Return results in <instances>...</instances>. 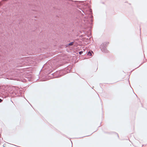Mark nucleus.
<instances>
[{"mask_svg":"<svg viewBox=\"0 0 147 147\" xmlns=\"http://www.w3.org/2000/svg\"><path fill=\"white\" fill-rule=\"evenodd\" d=\"M142 63H141L139 67H140L141 65H142Z\"/></svg>","mask_w":147,"mask_h":147,"instance_id":"nucleus-10","label":"nucleus"},{"mask_svg":"<svg viewBox=\"0 0 147 147\" xmlns=\"http://www.w3.org/2000/svg\"><path fill=\"white\" fill-rule=\"evenodd\" d=\"M4 97L5 98L6 97H7V96H5V95H4Z\"/></svg>","mask_w":147,"mask_h":147,"instance_id":"nucleus-9","label":"nucleus"},{"mask_svg":"<svg viewBox=\"0 0 147 147\" xmlns=\"http://www.w3.org/2000/svg\"><path fill=\"white\" fill-rule=\"evenodd\" d=\"M109 43V42H105L101 45L100 48L101 50L103 52L105 53L108 52L109 51L107 49L106 47L107 46Z\"/></svg>","mask_w":147,"mask_h":147,"instance_id":"nucleus-2","label":"nucleus"},{"mask_svg":"<svg viewBox=\"0 0 147 147\" xmlns=\"http://www.w3.org/2000/svg\"><path fill=\"white\" fill-rule=\"evenodd\" d=\"M81 13V11H79Z\"/></svg>","mask_w":147,"mask_h":147,"instance_id":"nucleus-12","label":"nucleus"},{"mask_svg":"<svg viewBox=\"0 0 147 147\" xmlns=\"http://www.w3.org/2000/svg\"><path fill=\"white\" fill-rule=\"evenodd\" d=\"M2 101V100L1 99H0V102H1Z\"/></svg>","mask_w":147,"mask_h":147,"instance_id":"nucleus-7","label":"nucleus"},{"mask_svg":"<svg viewBox=\"0 0 147 147\" xmlns=\"http://www.w3.org/2000/svg\"><path fill=\"white\" fill-rule=\"evenodd\" d=\"M82 15H84V14H83L82 13Z\"/></svg>","mask_w":147,"mask_h":147,"instance_id":"nucleus-11","label":"nucleus"},{"mask_svg":"<svg viewBox=\"0 0 147 147\" xmlns=\"http://www.w3.org/2000/svg\"><path fill=\"white\" fill-rule=\"evenodd\" d=\"M85 8L81 10L84 13L86 16L83 20L79 17H76L75 19L76 22L78 23L83 27L85 30L84 32L87 35L88 37L91 36V30L92 25V9L87 5H84Z\"/></svg>","mask_w":147,"mask_h":147,"instance_id":"nucleus-1","label":"nucleus"},{"mask_svg":"<svg viewBox=\"0 0 147 147\" xmlns=\"http://www.w3.org/2000/svg\"><path fill=\"white\" fill-rule=\"evenodd\" d=\"M83 53V52L82 51H80L79 52V53L80 55H82Z\"/></svg>","mask_w":147,"mask_h":147,"instance_id":"nucleus-6","label":"nucleus"},{"mask_svg":"<svg viewBox=\"0 0 147 147\" xmlns=\"http://www.w3.org/2000/svg\"><path fill=\"white\" fill-rule=\"evenodd\" d=\"M93 53V52L92 51H89L87 53V55L89 56H90L92 55V53Z\"/></svg>","mask_w":147,"mask_h":147,"instance_id":"nucleus-5","label":"nucleus"},{"mask_svg":"<svg viewBox=\"0 0 147 147\" xmlns=\"http://www.w3.org/2000/svg\"><path fill=\"white\" fill-rule=\"evenodd\" d=\"M74 43V42H71L68 44L65 45V47H68L69 46L72 45H73Z\"/></svg>","mask_w":147,"mask_h":147,"instance_id":"nucleus-4","label":"nucleus"},{"mask_svg":"<svg viewBox=\"0 0 147 147\" xmlns=\"http://www.w3.org/2000/svg\"><path fill=\"white\" fill-rule=\"evenodd\" d=\"M116 135H117V136L118 137H119V135H118V134H117V133H116Z\"/></svg>","mask_w":147,"mask_h":147,"instance_id":"nucleus-8","label":"nucleus"},{"mask_svg":"<svg viewBox=\"0 0 147 147\" xmlns=\"http://www.w3.org/2000/svg\"><path fill=\"white\" fill-rule=\"evenodd\" d=\"M65 74L63 73V71H57L55 74L57 76L55 77V78H59L62 76L64 75Z\"/></svg>","mask_w":147,"mask_h":147,"instance_id":"nucleus-3","label":"nucleus"}]
</instances>
